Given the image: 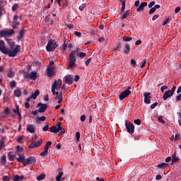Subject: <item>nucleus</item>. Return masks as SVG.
I'll list each match as a JSON object with an SVG mask.
<instances>
[{"instance_id": "473e14b6", "label": "nucleus", "mask_w": 181, "mask_h": 181, "mask_svg": "<svg viewBox=\"0 0 181 181\" xmlns=\"http://www.w3.org/2000/svg\"><path fill=\"white\" fill-rule=\"evenodd\" d=\"M40 121H46V117L45 116H41L40 117H37L36 119V122L39 123Z\"/></svg>"}, {"instance_id": "c85d7f7f", "label": "nucleus", "mask_w": 181, "mask_h": 181, "mask_svg": "<svg viewBox=\"0 0 181 181\" xmlns=\"http://www.w3.org/2000/svg\"><path fill=\"white\" fill-rule=\"evenodd\" d=\"M6 13L4 6L0 4V18Z\"/></svg>"}, {"instance_id": "6ab92c4d", "label": "nucleus", "mask_w": 181, "mask_h": 181, "mask_svg": "<svg viewBox=\"0 0 181 181\" xmlns=\"http://www.w3.org/2000/svg\"><path fill=\"white\" fill-rule=\"evenodd\" d=\"M73 81H74V79L73 78V77H71V76H65L66 84H71V83H73Z\"/></svg>"}, {"instance_id": "393cba45", "label": "nucleus", "mask_w": 181, "mask_h": 181, "mask_svg": "<svg viewBox=\"0 0 181 181\" xmlns=\"http://www.w3.org/2000/svg\"><path fill=\"white\" fill-rule=\"evenodd\" d=\"M23 35H25V30H21L17 36L18 40H21L22 37H23Z\"/></svg>"}, {"instance_id": "c756f323", "label": "nucleus", "mask_w": 181, "mask_h": 181, "mask_svg": "<svg viewBox=\"0 0 181 181\" xmlns=\"http://www.w3.org/2000/svg\"><path fill=\"white\" fill-rule=\"evenodd\" d=\"M63 176V171H59V175L56 177L57 181H62V177Z\"/></svg>"}, {"instance_id": "dca6fc26", "label": "nucleus", "mask_w": 181, "mask_h": 181, "mask_svg": "<svg viewBox=\"0 0 181 181\" xmlns=\"http://www.w3.org/2000/svg\"><path fill=\"white\" fill-rule=\"evenodd\" d=\"M42 140H39V141H35L34 143H33L30 146L29 148L30 149L33 148H38V146H40V145H42Z\"/></svg>"}, {"instance_id": "ea45409f", "label": "nucleus", "mask_w": 181, "mask_h": 181, "mask_svg": "<svg viewBox=\"0 0 181 181\" xmlns=\"http://www.w3.org/2000/svg\"><path fill=\"white\" fill-rule=\"evenodd\" d=\"M46 21L47 22V23H51V25H53L54 23V21L52 19H50V18L49 16H47L46 18Z\"/></svg>"}, {"instance_id": "9b49d317", "label": "nucleus", "mask_w": 181, "mask_h": 181, "mask_svg": "<svg viewBox=\"0 0 181 181\" xmlns=\"http://www.w3.org/2000/svg\"><path fill=\"white\" fill-rule=\"evenodd\" d=\"M37 107H39V112H45L47 110V105L43 103H38Z\"/></svg>"}, {"instance_id": "a19ab883", "label": "nucleus", "mask_w": 181, "mask_h": 181, "mask_svg": "<svg viewBox=\"0 0 181 181\" xmlns=\"http://www.w3.org/2000/svg\"><path fill=\"white\" fill-rule=\"evenodd\" d=\"M62 129H63V127H62V124L59 122L57 124V130H58V132H59L60 131H62Z\"/></svg>"}, {"instance_id": "09e8293b", "label": "nucleus", "mask_w": 181, "mask_h": 181, "mask_svg": "<svg viewBox=\"0 0 181 181\" xmlns=\"http://www.w3.org/2000/svg\"><path fill=\"white\" fill-rule=\"evenodd\" d=\"M165 90H168V86H161L160 91L162 93H165Z\"/></svg>"}, {"instance_id": "13d9d810", "label": "nucleus", "mask_w": 181, "mask_h": 181, "mask_svg": "<svg viewBox=\"0 0 181 181\" xmlns=\"http://www.w3.org/2000/svg\"><path fill=\"white\" fill-rule=\"evenodd\" d=\"M158 121L162 122V124H165V120H163V117H162V116L158 117Z\"/></svg>"}, {"instance_id": "7c9ffc66", "label": "nucleus", "mask_w": 181, "mask_h": 181, "mask_svg": "<svg viewBox=\"0 0 181 181\" xmlns=\"http://www.w3.org/2000/svg\"><path fill=\"white\" fill-rule=\"evenodd\" d=\"M8 155L10 160H13V159H15V153H13V152L10 151Z\"/></svg>"}, {"instance_id": "2f4dec72", "label": "nucleus", "mask_w": 181, "mask_h": 181, "mask_svg": "<svg viewBox=\"0 0 181 181\" xmlns=\"http://www.w3.org/2000/svg\"><path fill=\"white\" fill-rule=\"evenodd\" d=\"M176 162H179V157H177L176 156V153H175L173 155V163H175Z\"/></svg>"}, {"instance_id": "b1692460", "label": "nucleus", "mask_w": 181, "mask_h": 181, "mask_svg": "<svg viewBox=\"0 0 181 181\" xmlns=\"http://www.w3.org/2000/svg\"><path fill=\"white\" fill-rule=\"evenodd\" d=\"M23 177H25V176H23V175H21V176H19V175H14V176H13V181H21V180H23Z\"/></svg>"}, {"instance_id": "69168bd1", "label": "nucleus", "mask_w": 181, "mask_h": 181, "mask_svg": "<svg viewBox=\"0 0 181 181\" xmlns=\"http://www.w3.org/2000/svg\"><path fill=\"white\" fill-rule=\"evenodd\" d=\"M155 1H151L148 4V8H152V6H154Z\"/></svg>"}, {"instance_id": "f704fd0d", "label": "nucleus", "mask_w": 181, "mask_h": 181, "mask_svg": "<svg viewBox=\"0 0 181 181\" xmlns=\"http://www.w3.org/2000/svg\"><path fill=\"white\" fill-rule=\"evenodd\" d=\"M1 165H5L6 163V156L4 155L1 158Z\"/></svg>"}, {"instance_id": "f257e3e1", "label": "nucleus", "mask_w": 181, "mask_h": 181, "mask_svg": "<svg viewBox=\"0 0 181 181\" xmlns=\"http://www.w3.org/2000/svg\"><path fill=\"white\" fill-rule=\"evenodd\" d=\"M80 52V48H76L74 51H72L69 55V62L68 67L70 70H73L74 67H76V54Z\"/></svg>"}, {"instance_id": "cd10ccee", "label": "nucleus", "mask_w": 181, "mask_h": 181, "mask_svg": "<svg viewBox=\"0 0 181 181\" xmlns=\"http://www.w3.org/2000/svg\"><path fill=\"white\" fill-rule=\"evenodd\" d=\"M49 131H50V132H52L53 134H56V133L59 132L57 130V127H56V126H52V127H50Z\"/></svg>"}, {"instance_id": "603ef678", "label": "nucleus", "mask_w": 181, "mask_h": 181, "mask_svg": "<svg viewBox=\"0 0 181 181\" xmlns=\"http://www.w3.org/2000/svg\"><path fill=\"white\" fill-rule=\"evenodd\" d=\"M156 11V10L153 7V8H151L149 10L148 13H149L150 15H152V13H155Z\"/></svg>"}, {"instance_id": "c03bdc74", "label": "nucleus", "mask_w": 181, "mask_h": 181, "mask_svg": "<svg viewBox=\"0 0 181 181\" xmlns=\"http://www.w3.org/2000/svg\"><path fill=\"white\" fill-rule=\"evenodd\" d=\"M62 50L64 51L67 49V43L66 42H64L63 45L61 47Z\"/></svg>"}, {"instance_id": "338daca9", "label": "nucleus", "mask_w": 181, "mask_h": 181, "mask_svg": "<svg viewBox=\"0 0 181 181\" xmlns=\"http://www.w3.org/2000/svg\"><path fill=\"white\" fill-rule=\"evenodd\" d=\"M16 9H18V4H13L12 6V11H15Z\"/></svg>"}, {"instance_id": "bb28decb", "label": "nucleus", "mask_w": 181, "mask_h": 181, "mask_svg": "<svg viewBox=\"0 0 181 181\" xmlns=\"http://www.w3.org/2000/svg\"><path fill=\"white\" fill-rule=\"evenodd\" d=\"M40 93L39 90H35L34 93L30 95V96L33 98V100H36L37 98V95H39Z\"/></svg>"}, {"instance_id": "37998d69", "label": "nucleus", "mask_w": 181, "mask_h": 181, "mask_svg": "<svg viewBox=\"0 0 181 181\" xmlns=\"http://www.w3.org/2000/svg\"><path fill=\"white\" fill-rule=\"evenodd\" d=\"M7 43L8 45H11V46H13V45H15V43L13 42V41H12L11 39H6Z\"/></svg>"}, {"instance_id": "4c0bfd02", "label": "nucleus", "mask_w": 181, "mask_h": 181, "mask_svg": "<svg viewBox=\"0 0 181 181\" xmlns=\"http://www.w3.org/2000/svg\"><path fill=\"white\" fill-rule=\"evenodd\" d=\"M50 146H52V141H48L47 142L45 146V149H46L47 151H49V148H50Z\"/></svg>"}, {"instance_id": "72a5a7b5", "label": "nucleus", "mask_w": 181, "mask_h": 181, "mask_svg": "<svg viewBox=\"0 0 181 181\" xmlns=\"http://www.w3.org/2000/svg\"><path fill=\"white\" fill-rule=\"evenodd\" d=\"M47 155H49V151L46 148H44V151L40 153V156H47Z\"/></svg>"}, {"instance_id": "f03ea898", "label": "nucleus", "mask_w": 181, "mask_h": 181, "mask_svg": "<svg viewBox=\"0 0 181 181\" xmlns=\"http://www.w3.org/2000/svg\"><path fill=\"white\" fill-rule=\"evenodd\" d=\"M61 87H62V81L60 79H58L57 81L55 80L52 86V93L53 95H59L60 94L59 93V90H60Z\"/></svg>"}, {"instance_id": "4d7b16f0", "label": "nucleus", "mask_w": 181, "mask_h": 181, "mask_svg": "<svg viewBox=\"0 0 181 181\" xmlns=\"http://www.w3.org/2000/svg\"><path fill=\"white\" fill-rule=\"evenodd\" d=\"M84 8H86V3L82 4L79 6L80 11H83V9H84Z\"/></svg>"}, {"instance_id": "412c9836", "label": "nucleus", "mask_w": 181, "mask_h": 181, "mask_svg": "<svg viewBox=\"0 0 181 181\" xmlns=\"http://www.w3.org/2000/svg\"><path fill=\"white\" fill-rule=\"evenodd\" d=\"M26 159H25V156L24 155H19V157L17 158L18 162H20L24 165V162Z\"/></svg>"}, {"instance_id": "3c124183", "label": "nucleus", "mask_w": 181, "mask_h": 181, "mask_svg": "<svg viewBox=\"0 0 181 181\" xmlns=\"http://www.w3.org/2000/svg\"><path fill=\"white\" fill-rule=\"evenodd\" d=\"M134 122L136 124V125H141V119H135Z\"/></svg>"}, {"instance_id": "bf43d9fd", "label": "nucleus", "mask_w": 181, "mask_h": 181, "mask_svg": "<svg viewBox=\"0 0 181 181\" xmlns=\"http://www.w3.org/2000/svg\"><path fill=\"white\" fill-rule=\"evenodd\" d=\"M74 35H76L78 37H81V33L78 31H75Z\"/></svg>"}, {"instance_id": "5fc2aeb1", "label": "nucleus", "mask_w": 181, "mask_h": 181, "mask_svg": "<svg viewBox=\"0 0 181 181\" xmlns=\"http://www.w3.org/2000/svg\"><path fill=\"white\" fill-rule=\"evenodd\" d=\"M157 106H158V103H154L151 105V110H153L154 108H156Z\"/></svg>"}, {"instance_id": "864d4df0", "label": "nucleus", "mask_w": 181, "mask_h": 181, "mask_svg": "<svg viewBox=\"0 0 181 181\" xmlns=\"http://www.w3.org/2000/svg\"><path fill=\"white\" fill-rule=\"evenodd\" d=\"M4 114H5L6 115H9V114H10L9 107H6V108L4 110Z\"/></svg>"}, {"instance_id": "6e6d98bb", "label": "nucleus", "mask_w": 181, "mask_h": 181, "mask_svg": "<svg viewBox=\"0 0 181 181\" xmlns=\"http://www.w3.org/2000/svg\"><path fill=\"white\" fill-rule=\"evenodd\" d=\"M74 47V45H73V44H68V49L69 50H73V48Z\"/></svg>"}, {"instance_id": "aec40b11", "label": "nucleus", "mask_w": 181, "mask_h": 181, "mask_svg": "<svg viewBox=\"0 0 181 181\" xmlns=\"http://www.w3.org/2000/svg\"><path fill=\"white\" fill-rule=\"evenodd\" d=\"M124 53L125 54H128V53H129V52H131V46L129 45V43H126L124 45Z\"/></svg>"}, {"instance_id": "f8f14e48", "label": "nucleus", "mask_w": 181, "mask_h": 181, "mask_svg": "<svg viewBox=\"0 0 181 181\" xmlns=\"http://www.w3.org/2000/svg\"><path fill=\"white\" fill-rule=\"evenodd\" d=\"M47 74L48 77H52V76H54V67L48 66L47 68Z\"/></svg>"}, {"instance_id": "2eb2a0df", "label": "nucleus", "mask_w": 181, "mask_h": 181, "mask_svg": "<svg viewBox=\"0 0 181 181\" xmlns=\"http://www.w3.org/2000/svg\"><path fill=\"white\" fill-rule=\"evenodd\" d=\"M27 132H30V134H35V132H36V129H35V125L28 124L27 126Z\"/></svg>"}, {"instance_id": "774afa93", "label": "nucleus", "mask_w": 181, "mask_h": 181, "mask_svg": "<svg viewBox=\"0 0 181 181\" xmlns=\"http://www.w3.org/2000/svg\"><path fill=\"white\" fill-rule=\"evenodd\" d=\"M81 121L82 122H84V121H86V115H83L81 116Z\"/></svg>"}, {"instance_id": "58836bf2", "label": "nucleus", "mask_w": 181, "mask_h": 181, "mask_svg": "<svg viewBox=\"0 0 181 181\" xmlns=\"http://www.w3.org/2000/svg\"><path fill=\"white\" fill-rule=\"evenodd\" d=\"M123 40L124 42H131V40H132V37L124 36V37H123Z\"/></svg>"}, {"instance_id": "8fccbe9b", "label": "nucleus", "mask_w": 181, "mask_h": 181, "mask_svg": "<svg viewBox=\"0 0 181 181\" xmlns=\"http://www.w3.org/2000/svg\"><path fill=\"white\" fill-rule=\"evenodd\" d=\"M42 131H44V132L49 131V123H47V125H45V126L42 128Z\"/></svg>"}, {"instance_id": "4468645a", "label": "nucleus", "mask_w": 181, "mask_h": 181, "mask_svg": "<svg viewBox=\"0 0 181 181\" xmlns=\"http://www.w3.org/2000/svg\"><path fill=\"white\" fill-rule=\"evenodd\" d=\"M147 6H148V3L141 2L136 9L137 12H144V8Z\"/></svg>"}, {"instance_id": "6e6552de", "label": "nucleus", "mask_w": 181, "mask_h": 181, "mask_svg": "<svg viewBox=\"0 0 181 181\" xmlns=\"http://www.w3.org/2000/svg\"><path fill=\"white\" fill-rule=\"evenodd\" d=\"M131 94V87H129L127 89L124 90L123 92H122L119 95V100H124L126 97H128Z\"/></svg>"}, {"instance_id": "a211bd4d", "label": "nucleus", "mask_w": 181, "mask_h": 181, "mask_svg": "<svg viewBox=\"0 0 181 181\" xmlns=\"http://www.w3.org/2000/svg\"><path fill=\"white\" fill-rule=\"evenodd\" d=\"M54 100H58V104H62L63 101V92H60L59 95H55Z\"/></svg>"}, {"instance_id": "a18cd8bd", "label": "nucleus", "mask_w": 181, "mask_h": 181, "mask_svg": "<svg viewBox=\"0 0 181 181\" xmlns=\"http://www.w3.org/2000/svg\"><path fill=\"white\" fill-rule=\"evenodd\" d=\"M77 56H78L79 57H86V53L81 52L78 54H77Z\"/></svg>"}, {"instance_id": "680f3d73", "label": "nucleus", "mask_w": 181, "mask_h": 181, "mask_svg": "<svg viewBox=\"0 0 181 181\" xmlns=\"http://www.w3.org/2000/svg\"><path fill=\"white\" fill-rule=\"evenodd\" d=\"M60 132L58 134L59 136H62V135H63V134H64V129L62 128V129L59 130Z\"/></svg>"}, {"instance_id": "c9c22d12", "label": "nucleus", "mask_w": 181, "mask_h": 181, "mask_svg": "<svg viewBox=\"0 0 181 181\" xmlns=\"http://www.w3.org/2000/svg\"><path fill=\"white\" fill-rule=\"evenodd\" d=\"M45 177H46V175L45 174H41L40 175L37 177V180H38V181L43 180L45 179Z\"/></svg>"}, {"instance_id": "1a4fd4ad", "label": "nucleus", "mask_w": 181, "mask_h": 181, "mask_svg": "<svg viewBox=\"0 0 181 181\" xmlns=\"http://www.w3.org/2000/svg\"><path fill=\"white\" fill-rule=\"evenodd\" d=\"M0 52L4 54L8 53V48L5 47V42L2 40H0Z\"/></svg>"}, {"instance_id": "5701e85b", "label": "nucleus", "mask_w": 181, "mask_h": 181, "mask_svg": "<svg viewBox=\"0 0 181 181\" xmlns=\"http://www.w3.org/2000/svg\"><path fill=\"white\" fill-rule=\"evenodd\" d=\"M13 93L16 97H21L22 95V91H21V89L19 88L15 89Z\"/></svg>"}, {"instance_id": "052dcab7", "label": "nucleus", "mask_w": 181, "mask_h": 181, "mask_svg": "<svg viewBox=\"0 0 181 181\" xmlns=\"http://www.w3.org/2000/svg\"><path fill=\"white\" fill-rule=\"evenodd\" d=\"M76 140L77 141H79L80 140V132H77L76 133Z\"/></svg>"}, {"instance_id": "0eeeda50", "label": "nucleus", "mask_w": 181, "mask_h": 181, "mask_svg": "<svg viewBox=\"0 0 181 181\" xmlns=\"http://www.w3.org/2000/svg\"><path fill=\"white\" fill-rule=\"evenodd\" d=\"M36 163V158L33 156H29L24 161V166H28V165H35Z\"/></svg>"}, {"instance_id": "9d476101", "label": "nucleus", "mask_w": 181, "mask_h": 181, "mask_svg": "<svg viewBox=\"0 0 181 181\" xmlns=\"http://www.w3.org/2000/svg\"><path fill=\"white\" fill-rule=\"evenodd\" d=\"M25 78H30V80H35L37 77V72L36 71H33L30 72L29 75H25Z\"/></svg>"}, {"instance_id": "e2e57ef3", "label": "nucleus", "mask_w": 181, "mask_h": 181, "mask_svg": "<svg viewBox=\"0 0 181 181\" xmlns=\"http://www.w3.org/2000/svg\"><path fill=\"white\" fill-rule=\"evenodd\" d=\"M169 22H170L169 18L165 19L163 23V26H165V25H168V23H169Z\"/></svg>"}, {"instance_id": "423d86ee", "label": "nucleus", "mask_w": 181, "mask_h": 181, "mask_svg": "<svg viewBox=\"0 0 181 181\" xmlns=\"http://www.w3.org/2000/svg\"><path fill=\"white\" fill-rule=\"evenodd\" d=\"M125 127L129 134H134V132H135V126H134V124H132L131 122L126 120Z\"/></svg>"}, {"instance_id": "0e129e2a", "label": "nucleus", "mask_w": 181, "mask_h": 181, "mask_svg": "<svg viewBox=\"0 0 181 181\" xmlns=\"http://www.w3.org/2000/svg\"><path fill=\"white\" fill-rule=\"evenodd\" d=\"M3 180H4V181H9V180H10V178H9L8 176L5 175V176L3 177Z\"/></svg>"}, {"instance_id": "39448f33", "label": "nucleus", "mask_w": 181, "mask_h": 181, "mask_svg": "<svg viewBox=\"0 0 181 181\" xmlns=\"http://www.w3.org/2000/svg\"><path fill=\"white\" fill-rule=\"evenodd\" d=\"M15 33L13 30H0V37H11Z\"/></svg>"}, {"instance_id": "7ed1b4c3", "label": "nucleus", "mask_w": 181, "mask_h": 181, "mask_svg": "<svg viewBox=\"0 0 181 181\" xmlns=\"http://www.w3.org/2000/svg\"><path fill=\"white\" fill-rule=\"evenodd\" d=\"M20 52H21V45H16V47L12 50H9V49L7 48V53L4 54H8L9 57H16V55Z\"/></svg>"}, {"instance_id": "a878e982", "label": "nucleus", "mask_w": 181, "mask_h": 181, "mask_svg": "<svg viewBox=\"0 0 181 181\" xmlns=\"http://www.w3.org/2000/svg\"><path fill=\"white\" fill-rule=\"evenodd\" d=\"M157 167L159 168V169H165V168H167L168 167V164L165 163H159L157 165Z\"/></svg>"}, {"instance_id": "79ce46f5", "label": "nucleus", "mask_w": 181, "mask_h": 181, "mask_svg": "<svg viewBox=\"0 0 181 181\" xmlns=\"http://www.w3.org/2000/svg\"><path fill=\"white\" fill-rule=\"evenodd\" d=\"M128 15H129V11H127L126 13H124L122 16L121 19H125V18H127V16H128Z\"/></svg>"}, {"instance_id": "49530a36", "label": "nucleus", "mask_w": 181, "mask_h": 181, "mask_svg": "<svg viewBox=\"0 0 181 181\" xmlns=\"http://www.w3.org/2000/svg\"><path fill=\"white\" fill-rule=\"evenodd\" d=\"M16 149H17V152H18V153H21V152H22V151H23V148H21V147L19 146H16Z\"/></svg>"}, {"instance_id": "de8ad7c7", "label": "nucleus", "mask_w": 181, "mask_h": 181, "mask_svg": "<svg viewBox=\"0 0 181 181\" xmlns=\"http://www.w3.org/2000/svg\"><path fill=\"white\" fill-rule=\"evenodd\" d=\"M122 8L121 12H124V11H125V1L122 0Z\"/></svg>"}, {"instance_id": "ddd939ff", "label": "nucleus", "mask_w": 181, "mask_h": 181, "mask_svg": "<svg viewBox=\"0 0 181 181\" xmlns=\"http://www.w3.org/2000/svg\"><path fill=\"white\" fill-rule=\"evenodd\" d=\"M144 103L151 104V93H144Z\"/></svg>"}, {"instance_id": "20e7f679", "label": "nucleus", "mask_w": 181, "mask_h": 181, "mask_svg": "<svg viewBox=\"0 0 181 181\" xmlns=\"http://www.w3.org/2000/svg\"><path fill=\"white\" fill-rule=\"evenodd\" d=\"M57 47V43L54 42L53 40H49L46 46L47 52H53Z\"/></svg>"}, {"instance_id": "f3484780", "label": "nucleus", "mask_w": 181, "mask_h": 181, "mask_svg": "<svg viewBox=\"0 0 181 181\" xmlns=\"http://www.w3.org/2000/svg\"><path fill=\"white\" fill-rule=\"evenodd\" d=\"M172 95H173V93L172 92H170V90H167L164 93L163 98L164 101H166V100H168V98H170V97H172Z\"/></svg>"}, {"instance_id": "4be33fe9", "label": "nucleus", "mask_w": 181, "mask_h": 181, "mask_svg": "<svg viewBox=\"0 0 181 181\" xmlns=\"http://www.w3.org/2000/svg\"><path fill=\"white\" fill-rule=\"evenodd\" d=\"M7 76L10 78H12L15 77V72H13V71H12L11 69H9L7 71Z\"/></svg>"}, {"instance_id": "e433bc0d", "label": "nucleus", "mask_w": 181, "mask_h": 181, "mask_svg": "<svg viewBox=\"0 0 181 181\" xmlns=\"http://www.w3.org/2000/svg\"><path fill=\"white\" fill-rule=\"evenodd\" d=\"M15 87H16V81H11L10 82V88H15Z\"/></svg>"}]
</instances>
